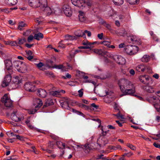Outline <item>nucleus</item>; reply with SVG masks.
Segmentation results:
<instances>
[{"label": "nucleus", "instance_id": "obj_1", "mask_svg": "<svg viewBox=\"0 0 160 160\" xmlns=\"http://www.w3.org/2000/svg\"><path fill=\"white\" fill-rule=\"evenodd\" d=\"M118 85L121 91L123 93L121 95H133L135 92V87L132 83L128 80L122 78L118 81Z\"/></svg>", "mask_w": 160, "mask_h": 160}, {"label": "nucleus", "instance_id": "obj_2", "mask_svg": "<svg viewBox=\"0 0 160 160\" xmlns=\"http://www.w3.org/2000/svg\"><path fill=\"white\" fill-rule=\"evenodd\" d=\"M105 139L104 138H102L100 139V138H99L97 140V146H96V145H95V146H92V145H89L88 144H86L83 146L85 150V152L86 153H88L91 150L95 149L98 150L100 149L101 147L102 144H105V143L103 142L105 140Z\"/></svg>", "mask_w": 160, "mask_h": 160}, {"label": "nucleus", "instance_id": "obj_3", "mask_svg": "<svg viewBox=\"0 0 160 160\" xmlns=\"http://www.w3.org/2000/svg\"><path fill=\"white\" fill-rule=\"evenodd\" d=\"M72 3L75 6L83 9L90 7L92 5L91 0H71Z\"/></svg>", "mask_w": 160, "mask_h": 160}, {"label": "nucleus", "instance_id": "obj_4", "mask_svg": "<svg viewBox=\"0 0 160 160\" xmlns=\"http://www.w3.org/2000/svg\"><path fill=\"white\" fill-rule=\"evenodd\" d=\"M29 5L31 7L34 8L45 7L47 5L46 0H29L28 1Z\"/></svg>", "mask_w": 160, "mask_h": 160}, {"label": "nucleus", "instance_id": "obj_5", "mask_svg": "<svg viewBox=\"0 0 160 160\" xmlns=\"http://www.w3.org/2000/svg\"><path fill=\"white\" fill-rule=\"evenodd\" d=\"M139 50L138 47L136 46L127 45L124 48V51L127 54L132 55L136 54Z\"/></svg>", "mask_w": 160, "mask_h": 160}, {"label": "nucleus", "instance_id": "obj_6", "mask_svg": "<svg viewBox=\"0 0 160 160\" xmlns=\"http://www.w3.org/2000/svg\"><path fill=\"white\" fill-rule=\"evenodd\" d=\"M34 105L36 108L35 109L27 110L28 112L30 114H34L37 111V110L40 108L42 105L43 103L42 101L39 98H35L34 100Z\"/></svg>", "mask_w": 160, "mask_h": 160}, {"label": "nucleus", "instance_id": "obj_7", "mask_svg": "<svg viewBox=\"0 0 160 160\" xmlns=\"http://www.w3.org/2000/svg\"><path fill=\"white\" fill-rule=\"evenodd\" d=\"M150 100L157 111L160 112V100L156 96L151 97Z\"/></svg>", "mask_w": 160, "mask_h": 160}, {"label": "nucleus", "instance_id": "obj_8", "mask_svg": "<svg viewBox=\"0 0 160 160\" xmlns=\"http://www.w3.org/2000/svg\"><path fill=\"white\" fill-rule=\"evenodd\" d=\"M11 118L12 120L16 122L20 121L23 119L22 114L16 111H14L11 114Z\"/></svg>", "mask_w": 160, "mask_h": 160}, {"label": "nucleus", "instance_id": "obj_9", "mask_svg": "<svg viewBox=\"0 0 160 160\" xmlns=\"http://www.w3.org/2000/svg\"><path fill=\"white\" fill-rule=\"evenodd\" d=\"M1 101L7 107H10L12 106V101L11 100L9 96L7 94L4 95L2 98Z\"/></svg>", "mask_w": 160, "mask_h": 160}, {"label": "nucleus", "instance_id": "obj_10", "mask_svg": "<svg viewBox=\"0 0 160 160\" xmlns=\"http://www.w3.org/2000/svg\"><path fill=\"white\" fill-rule=\"evenodd\" d=\"M6 74L2 82V87H5L9 85L11 81V73Z\"/></svg>", "mask_w": 160, "mask_h": 160}, {"label": "nucleus", "instance_id": "obj_11", "mask_svg": "<svg viewBox=\"0 0 160 160\" xmlns=\"http://www.w3.org/2000/svg\"><path fill=\"white\" fill-rule=\"evenodd\" d=\"M112 58L119 65H124L126 62L125 59L120 55H115L113 56Z\"/></svg>", "mask_w": 160, "mask_h": 160}, {"label": "nucleus", "instance_id": "obj_12", "mask_svg": "<svg viewBox=\"0 0 160 160\" xmlns=\"http://www.w3.org/2000/svg\"><path fill=\"white\" fill-rule=\"evenodd\" d=\"M86 34H87L88 37L91 36V32L87 30H85L84 32H82V31L79 30L75 32V35L76 36L82 37L84 38H86Z\"/></svg>", "mask_w": 160, "mask_h": 160}, {"label": "nucleus", "instance_id": "obj_13", "mask_svg": "<svg viewBox=\"0 0 160 160\" xmlns=\"http://www.w3.org/2000/svg\"><path fill=\"white\" fill-rule=\"evenodd\" d=\"M139 79L140 81L142 83L148 85L149 84V81L151 78L147 75H142L139 76Z\"/></svg>", "mask_w": 160, "mask_h": 160}, {"label": "nucleus", "instance_id": "obj_14", "mask_svg": "<svg viewBox=\"0 0 160 160\" xmlns=\"http://www.w3.org/2000/svg\"><path fill=\"white\" fill-rule=\"evenodd\" d=\"M24 88L26 90L31 92H34L36 90L35 86L31 82L26 83L24 84Z\"/></svg>", "mask_w": 160, "mask_h": 160}, {"label": "nucleus", "instance_id": "obj_15", "mask_svg": "<svg viewBox=\"0 0 160 160\" xmlns=\"http://www.w3.org/2000/svg\"><path fill=\"white\" fill-rule=\"evenodd\" d=\"M62 9L66 15L68 17H70L71 16L72 12L70 7L67 5H64L62 8Z\"/></svg>", "mask_w": 160, "mask_h": 160}, {"label": "nucleus", "instance_id": "obj_16", "mask_svg": "<svg viewBox=\"0 0 160 160\" xmlns=\"http://www.w3.org/2000/svg\"><path fill=\"white\" fill-rule=\"evenodd\" d=\"M6 69L8 73H11L12 72V64L11 61L9 59H6L4 61Z\"/></svg>", "mask_w": 160, "mask_h": 160}, {"label": "nucleus", "instance_id": "obj_17", "mask_svg": "<svg viewBox=\"0 0 160 160\" xmlns=\"http://www.w3.org/2000/svg\"><path fill=\"white\" fill-rule=\"evenodd\" d=\"M97 43V42H90L88 41L85 40L82 41V44L85 47H88L86 49H90L93 48V45Z\"/></svg>", "mask_w": 160, "mask_h": 160}, {"label": "nucleus", "instance_id": "obj_18", "mask_svg": "<svg viewBox=\"0 0 160 160\" xmlns=\"http://www.w3.org/2000/svg\"><path fill=\"white\" fill-rule=\"evenodd\" d=\"M47 5H48L47 4ZM41 8L43 10L44 12L47 15H49L52 13V11L51 8L47 6V5L45 7H42Z\"/></svg>", "mask_w": 160, "mask_h": 160}, {"label": "nucleus", "instance_id": "obj_19", "mask_svg": "<svg viewBox=\"0 0 160 160\" xmlns=\"http://www.w3.org/2000/svg\"><path fill=\"white\" fill-rule=\"evenodd\" d=\"M38 94L40 97L45 98L47 95V93L45 90L44 89H40L38 91Z\"/></svg>", "mask_w": 160, "mask_h": 160}, {"label": "nucleus", "instance_id": "obj_20", "mask_svg": "<svg viewBox=\"0 0 160 160\" xmlns=\"http://www.w3.org/2000/svg\"><path fill=\"white\" fill-rule=\"evenodd\" d=\"M78 17L79 20L81 22H84L86 19V18L85 16V14L82 11H79V12Z\"/></svg>", "mask_w": 160, "mask_h": 160}, {"label": "nucleus", "instance_id": "obj_21", "mask_svg": "<svg viewBox=\"0 0 160 160\" xmlns=\"http://www.w3.org/2000/svg\"><path fill=\"white\" fill-rule=\"evenodd\" d=\"M69 101V99H67L64 102H61L60 105L61 106L64 108L68 109L69 108L68 106Z\"/></svg>", "mask_w": 160, "mask_h": 160}, {"label": "nucleus", "instance_id": "obj_22", "mask_svg": "<svg viewBox=\"0 0 160 160\" xmlns=\"http://www.w3.org/2000/svg\"><path fill=\"white\" fill-rule=\"evenodd\" d=\"M27 70V67L26 64L23 63H22V65L19 69L18 71L22 73L25 72Z\"/></svg>", "mask_w": 160, "mask_h": 160}, {"label": "nucleus", "instance_id": "obj_23", "mask_svg": "<svg viewBox=\"0 0 160 160\" xmlns=\"http://www.w3.org/2000/svg\"><path fill=\"white\" fill-rule=\"evenodd\" d=\"M129 38L134 43H136L138 44H140L141 43L140 39L136 36H132L130 37Z\"/></svg>", "mask_w": 160, "mask_h": 160}, {"label": "nucleus", "instance_id": "obj_24", "mask_svg": "<svg viewBox=\"0 0 160 160\" xmlns=\"http://www.w3.org/2000/svg\"><path fill=\"white\" fill-rule=\"evenodd\" d=\"M146 66L144 65L140 64L137 66L136 69L139 72H144L146 70Z\"/></svg>", "mask_w": 160, "mask_h": 160}, {"label": "nucleus", "instance_id": "obj_25", "mask_svg": "<svg viewBox=\"0 0 160 160\" xmlns=\"http://www.w3.org/2000/svg\"><path fill=\"white\" fill-rule=\"evenodd\" d=\"M22 62L19 61H15L13 62V67H14L18 71L22 63Z\"/></svg>", "mask_w": 160, "mask_h": 160}, {"label": "nucleus", "instance_id": "obj_26", "mask_svg": "<svg viewBox=\"0 0 160 160\" xmlns=\"http://www.w3.org/2000/svg\"><path fill=\"white\" fill-rule=\"evenodd\" d=\"M53 68L57 69H61L62 72L67 71L68 70V68L67 67L64 66L62 65H54Z\"/></svg>", "mask_w": 160, "mask_h": 160}, {"label": "nucleus", "instance_id": "obj_27", "mask_svg": "<svg viewBox=\"0 0 160 160\" xmlns=\"http://www.w3.org/2000/svg\"><path fill=\"white\" fill-rule=\"evenodd\" d=\"M151 59L149 56L148 55H144L141 58V61L143 62H149Z\"/></svg>", "mask_w": 160, "mask_h": 160}, {"label": "nucleus", "instance_id": "obj_28", "mask_svg": "<svg viewBox=\"0 0 160 160\" xmlns=\"http://www.w3.org/2000/svg\"><path fill=\"white\" fill-rule=\"evenodd\" d=\"M112 96L107 95L104 98V101L107 103H110L112 100Z\"/></svg>", "mask_w": 160, "mask_h": 160}, {"label": "nucleus", "instance_id": "obj_29", "mask_svg": "<svg viewBox=\"0 0 160 160\" xmlns=\"http://www.w3.org/2000/svg\"><path fill=\"white\" fill-rule=\"evenodd\" d=\"M108 148L110 150H114L117 149H122L121 146L120 145H117L116 146H109L108 147Z\"/></svg>", "mask_w": 160, "mask_h": 160}, {"label": "nucleus", "instance_id": "obj_30", "mask_svg": "<svg viewBox=\"0 0 160 160\" xmlns=\"http://www.w3.org/2000/svg\"><path fill=\"white\" fill-rule=\"evenodd\" d=\"M34 37L35 39L38 40H39L41 39L43 37V36L42 33L38 32L34 35Z\"/></svg>", "mask_w": 160, "mask_h": 160}, {"label": "nucleus", "instance_id": "obj_31", "mask_svg": "<svg viewBox=\"0 0 160 160\" xmlns=\"http://www.w3.org/2000/svg\"><path fill=\"white\" fill-rule=\"evenodd\" d=\"M27 26V24L23 22H21L19 23L18 29L20 30L23 29V28Z\"/></svg>", "mask_w": 160, "mask_h": 160}, {"label": "nucleus", "instance_id": "obj_32", "mask_svg": "<svg viewBox=\"0 0 160 160\" xmlns=\"http://www.w3.org/2000/svg\"><path fill=\"white\" fill-rule=\"evenodd\" d=\"M145 90L148 92L153 93L154 90L153 87L150 86H147L145 87Z\"/></svg>", "mask_w": 160, "mask_h": 160}, {"label": "nucleus", "instance_id": "obj_33", "mask_svg": "<svg viewBox=\"0 0 160 160\" xmlns=\"http://www.w3.org/2000/svg\"><path fill=\"white\" fill-rule=\"evenodd\" d=\"M6 2L10 5H14L16 4L17 0H5Z\"/></svg>", "mask_w": 160, "mask_h": 160}, {"label": "nucleus", "instance_id": "obj_34", "mask_svg": "<svg viewBox=\"0 0 160 160\" xmlns=\"http://www.w3.org/2000/svg\"><path fill=\"white\" fill-rule=\"evenodd\" d=\"M53 104L52 100L51 99H47L43 107H46L49 105H52Z\"/></svg>", "mask_w": 160, "mask_h": 160}, {"label": "nucleus", "instance_id": "obj_35", "mask_svg": "<svg viewBox=\"0 0 160 160\" xmlns=\"http://www.w3.org/2000/svg\"><path fill=\"white\" fill-rule=\"evenodd\" d=\"M17 45H21L26 42L25 38H19L18 39Z\"/></svg>", "mask_w": 160, "mask_h": 160}, {"label": "nucleus", "instance_id": "obj_36", "mask_svg": "<svg viewBox=\"0 0 160 160\" xmlns=\"http://www.w3.org/2000/svg\"><path fill=\"white\" fill-rule=\"evenodd\" d=\"M56 144L59 148H64L65 147V144L61 142L58 141Z\"/></svg>", "mask_w": 160, "mask_h": 160}, {"label": "nucleus", "instance_id": "obj_37", "mask_svg": "<svg viewBox=\"0 0 160 160\" xmlns=\"http://www.w3.org/2000/svg\"><path fill=\"white\" fill-rule=\"evenodd\" d=\"M114 4L117 5H120L123 3V0H113Z\"/></svg>", "mask_w": 160, "mask_h": 160}, {"label": "nucleus", "instance_id": "obj_38", "mask_svg": "<svg viewBox=\"0 0 160 160\" xmlns=\"http://www.w3.org/2000/svg\"><path fill=\"white\" fill-rule=\"evenodd\" d=\"M51 95L56 97H58L60 95V92L59 90L57 91H54L51 92H50Z\"/></svg>", "mask_w": 160, "mask_h": 160}, {"label": "nucleus", "instance_id": "obj_39", "mask_svg": "<svg viewBox=\"0 0 160 160\" xmlns=\"http://www.w3.org/2000/svg\"><path fill=\"white\" fill-rule=\"evenodd\" d=\"M65 39L66 40H73L76 39V38L75 36H73L69 35H67L65 36Z\"/></svg>", "mask_w": 160, "mask_h": 160}, {"label": "nucleus", "instance_id": "obj_40", "mask_svg": "<svg viewBox=\"0 0 160 160\" xmlns=\"http://www.w3.org/2000/svg\"><path fill=\"white\" fill-rule=\"evenodd\" d=\"M80 52H81V51L79 50H76L75 51L74 50H72L70 53V55L71 56V57L72 58L73 57L76 53Z\"/></svg>", "mask_w": 160, "mask_h": 160}, {"label": "nucleus", "instance_id": "obj_41", "mask_svg": "<svg viewBox=\"0 0 160 160\" xmlns=\"http://www.w3.org/2000/svg\"><path fill=\"white\" fill-rule=\"evenodd\" d=\"M93 51L94 52L99 55H102L103 53L101 49H93Z\"/></svg>", "mask_w": 160, "mask_h": 160}, {"label": "nucleus", "instance_id": "obj_42", "mask_svg": "<svg viewBox=\"0 0 160 160\" xmlns=\"http://www.w3.org/2000/svg\"><path fill=\"white\" fill-rule=\"evenodd\" d=\"M113 115L116 116L118 119L121 118L123 119L124 117L123 116L120 114V113L119 111L117 114H113Z\"/></svg>", "mask_w": 160, "mask_h": 160}, {"label": "nucleus", "instance_id": "obj_43", "mask_svg": "<svg viewBox=\"0 0 160 160\" xmlns=\"http://www.w3.org/2000/svg\"><path fill=\"white\" fill-rule=\"evenodd\" d=\"M150 35L152 36L153 39L154 41H158V39L156 36V35L154 34L153 32L152 31H150Z\"/></svg>", "mask_w": 160, "mask_h": 160}, {"label": "nucleus", "instance_id": "obj_44", "mask_svg": "<svg viewBox=\"0 0 160 160\" xmlns=\"http://www.w3.org/2000/svg\"><path fill=\"white\" fill-rule=\"evenodd\" d=\"M127 146L132 150H136V147L130 143H127Z\"/></svg>", "mask_w": 160, "mask_h": 160}, {"label": "nucleus", "instance_id": "obj_45", "mask_svg": "<svg viewBox=\"0 0 160 160\" xmlns=\"http://www.w3.org/2000/svg\"><path fill=\"white\" fill-rule=\"evenodd\" d=\"M140 0H128V2L131 4H137Z\"/></svg>", "mask_w": 160, "mask_h": 160}, {"label": "nucleus", "instance_id": "obj_46", "mask_svg": "<svg viewBox=\"0 0 160 160\" xmlns=\"http://www.w3.org/2000/svg\"><path fill=\"white\" fill-rule=\"evenodd\" d=\"M101 43L104 45L107 46L108 48L109 45L110 44L111 42H110L104 41L102 42Z\"/></svg>", "mask_w": 160, "mask_h": 160}, {"label": "nucleus", "instance_id": "obj_47", "mask_svg": "<svg viewBox=\"0 0 160 160\" xmlns=\"http://www.w3.org/2000/svg\"><path fill=\"white\" fill-rule=\"evenodd\" d=\"M71 77V76L68 73H67L66 74V76H62V78L64 79H66L67 78H70Z\"/></svg>", "mask_w": 160, "mask_h": 160}, {"label": "nucleus", "instance_id": "obj_48", "mask_svg": "<svg viewBox=\"0 0 160 160\" xmlns=\"http://www.w3.org/2000/svg\"><path fill=\"white\" fill-rule=\"evenodd\" d=\"M34 38V37L33 35H30L28 37L27 41L28 42H30L33 40Z\"/></svg>", "mask_w": 160, "mask_h": 160}, {"label": "nucleus", "instance_id": "obj_49", "mask_svg": "<svg viewBox=\"0 0 160 160\" xmlns=\"http://www.w3.org/2000/svg\"><path fill=\"white\" fill-rule=\"evenodd\" d=\"M121 71L122 73L123 74L127 76H128L129 74L128 73V70L127 69H122Z\"/></svg>", "mask_w": 160, "mask_h": 160}, {"label": "nucleus", "instance_id": "obj_50", "mask_svg": "<svg viewBox=\"0 0 160 160\" xmlns=\"http://www.w3.org/2000/svg\"><path fill=\"white\" fill-rule=\"evenodd\" d=\"M30 121L29 119H27L25 121L26 123L28 125V126L30 128H33V127L30 125Z\"/></svg>", "mask_w": 160, "mask_h": 160}, {"label": "nucleus", "instance_id": "obj_51", "mask_svg": "<svg viewBox=\"0 0 160 160\" xmlns=\"http://www.w3.org/2000/svg\"><path fill=\"white\" fill-rule=\"evenodd\" d=\"M15 136L17 139L21 141H23L24 140V138L23 137L19 135H16Z\"/></svg>", "mask_w": 160, "mask_h": 160}, {"label": "nucleus", "instance_id": "obj_52", "mask_svg": "<svg viewBox=\"0 0 160 160\" xmlns=\"http://www.w3.org/2000/svg\"><path fill=\"white\" fill-rule=\"evenodd\" d=\"M10 45L12 46H18L17 42L16 41L13 42L10 41Z\"/></svg>", "mask_w": 160, "mask_h": 160}, {"label": "nucleus", "instance_id": "obj_53", "mask_svg": "<svg viewBox=\"0 0 160 160\" xmlns=\"http://www.w3.org/2000/svg\"><path fill=\"white\" fill-rule=\"evenodd\" d=\"M91 107L93 108V110H97L98 108V106L96 105L94 103H93L91 104Z\"/></svg>", "mask_w": 160, "mask_h": 160}, {"label": "nucleus", "instance_id": "obj_54", "mask_svg": "<svg viewBox=\"0 0 160 160\" xmlns=\"http://www.w3.org/2000/svg\"><path fill=\"white\" fill-rule=\"evenodd\" d=\"M46 75L49 77H53L54 76V75L51 72H46Z\"/></svg>", "mask_w": 160, "mask_h": 160}, {"label": "nucleus", "instance_id": "obj_55", "mask_svg": "<svg viewBox=\"0 0 160 160\" xmlns=\"http://www.w3.org/2000/svg\"><path fill=\"white\" fill-rule=\"evenodd\" d=\"M85 82H89L92 83L94 85H95L96 84V83L94 81H93L91 80H86L85 81Z\"/></svg>", "mask_w": 160, "mask_h": 160}, {"label": "nucleus", "instance_id": "obj_56", "mask_svg": "<svg viewBox=\"0 0 160 160\" xmlns=\"http://www.w3.org/2000/svg\"><path fill=\"white\" fill-rule=\"evenodd\" d=\"M30 32L31 31L30 30H28L26 32H23V35L26 36H28L30 34Z\"/></svg>", "mask_w": 160, "mask_h": 160}, {"label": "nucleus", "instance_id": "obj_57", "mask_svg": "<svg viewBox=\"0 0 160 160\" xmlns=\"http://www.w3.org/2000/svg\"><path fill=\"white\" fill-rule=\"evenodd\" d=\"M58 46L59 47H60V48H65L66 47L65 45L64 44H62L61 43V42H60L58 43Z\"/></svg>", "mask_w": 160, "mask_h": 160}, {"label": "nucleus", "instance_id": "obj_58", "mask_svg": "<svg viewBox=\"0 0 160 160\" xmlns=\"http://www.w3.org/2000/svg\"><path fill=\"white\" fill-rule=\"evenodd\" d=\"M37 66L39 68H40L43 65V64L42 62H40L36 64Z\"/></svg>", "mask_w": 160, "mask_h": 160}, {"label": "nucleus", "instance_id": "obj_59", "mask_svg": "<svg viewBox=\"0 0 160 160\" xmlns=\"http://www.w3.org/2000/svg\"><path fill=\"white\" fill-rule=\"evenodd\" d=\"M98 37L100 40L102 39L103 37V33H102L98 34Z\"/></svg>", "mask_w": 160, "mask_h": 160}, {"label": "nucleus", "instance_id": "obj_60", "mask_svg": "<svg viewBox=\"0 0 160 160\" xmlns=\"http://www.w3.org/2000/svg\"><path fill=\"white\" fill-rule=\"evenodd\" d=\"M26 57L29 60H31L33 58V56L32 54L30 55L26 56Z\"/></svg>", "mask_w": 160, "mask_h": 160}, {"label": "nucleus", "instance_id": "obj_61", "mask_svg": "<svg viewBox=\"0 0 160 160\" xmlns=\"http://www.w3.org/2000/svg\"><path fill=\"white\" fill-rule=\"evenodd\" d=\"M129 72L130 74L132 76L134 75L135 73V71L133 69H130L129 71Z\"/></svg>", "mask_w": 160, "mask_h": 160}, {"label": "nucleus", "instance_id": "obj_62", "mask_svg": "<svg viewBox=\"0 0 160 160\" xmlns=\"http://www.w3.org/2000/svg\"><path fill=\"white\" fill-rule=\"evenodd\" d=\"M79 96L80 97H81L83 95V92L81 90H80L78 91Z\"/></svg>", "mask_w": 160, "mask_h": 160}, {"label": "nucleus", "instance_id": "obj_63", "mask_svg": "<svg viewBox=\"0 0 160 160\" xmlns=\"http://www.w3.org/2000/svg\"><path fill=\"white\" fill-rule=\"evenodd\" d=\"M66 142L69 145L72 146L74 143L73 142L72 140H70L68 142Z\"/></svg>", "mask_w": 160, "mask_h": 160}, {"label": "nucleus", "instance_id": "obj_64", "mask_svg": "<svg viewBox=\"0 0 160 160\" xmlns=\"http://www.w3.org/2000/svg\"><path fill=\"white\" fill-rule=\"evenodd\" d=\"M105 26L108 29L110 30L111 29V26L109 24L107 23H105Z\"/></svg>", "mask_w": 160, "mask_h": 160}]
</instances>
